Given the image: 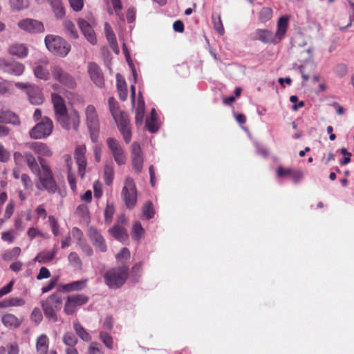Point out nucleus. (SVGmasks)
<instances>
[{
	"label": "nucleus",
	"instance_id": "1",
	"mask_svg": "<svg viewBox=\"0 0 354 354\" xmlns=\"http://www.w3.org/2000/svg\"><path fill=\"white\" fill-rule=\"evenodd\" d=\"M288 17L283 16L281 17L277 21V29L276 33H274L269 30L266 29H258L254 33V39H258L263 43H278L285 36L288 25Z\"/></svg>",
	"mask_w": 354,
	"mask_h": 354
},
{
	"label": "nucleus",
	"instance_id": "2",
	"mask_svg": "<svg viewBox=\"0 0 354 354\" xmlns=\"http://www.w3.org/2000/svg\"><path fill=\"white\" fill-rule=\"evenodd\" d=\"M129 268L122 266L106 270L103 274L105 284L111 289H118L125 283L128 277Z\"/></svg>",
	"mask_w": 354,
	"mask_h": 354
},
{
	"label": "nucleus",
	"instance_id": "3",
	"mask_svg": "<svg viewBox=\"0 0 354 354\" xmlns=\"http://www.w3.org/2000/svg\"><path fill=\"white\" fill-rule=\"evenodd\" d=\"M41 306L45 317L53 322L58 321L57 312L62 307V298L59 293L54 292L41 301Z\"/></svg>",
	"mask_w": 354,
	"mask_h": 354
},
{
	"label": "nucleus",
	"instance_id": "4",
	"mask_svg": "<svg viewBox=\"0 0 354 354\" xmlns=\"http://www.w3.org/2000/svg\"><path fill=\"white\" fill-rule=\"evenodd\" d=\"M85 120L93 142H97L100 132V118L95 106L88 104L84 110Z\"/></svg>",
	"mask_w": 354,
	"mask_h": 354
},
{
	"label": "nucleus",
	"instance_id": "5",
	"mask_svg": "<svg viewBox=\"0 0 354 354\" xmlns=\"http://www.w3.org/2000/svg\"><path fill=\"white\" fill-rule=\"evenodd\" d=\"M36 174L39 180L36 185L37 189L47 191L49 194H55L58 190V186L49 165L41 167L39 171Z\"/></svg>",
	"mask_w": 354,
	"mask_h": 354
},
{
	"label": "nucleus",
	"instance_id": "6",
	"mask_svg": "<svg viewBox=\"0 0 354 354\" xmlns=\"http://www.w3.org/2000/svg\"><path fill=\"white\" fill-rule=\"evenodd\" d=\"M44 41L48 50L55 55L64 57L71 50V45L59 36L48 35Z\"/></svg>",
	"mask_w": 354,
	"mask_h": 354
},
{
	"label": "nucleus",
	"instance_id": "7",
	"mask_svg": "<svg viewBox=\"0 0 354 354\" xmlns=\"http://www.w3.org/2000/svg\"><path fill=\"white\" fill-rule=\"evenodd\" d=\"M121 194L126 207L130 209L134 208L137 203V189L131 177L125 178Z\"/></svg>",
	"mask_w": 354,
	"mask_h": 354
},
{
	"label": "nucleus",
	"instance_id": "8",
	"mask_svg": "<svg viewBox=\"0 0 354 354\" xmlns=\"http://www.w3.org/2000/svg\"><path fill=\"white\" fill-rule=\"evenodd\" d=\"M89 297L84 294H73L68 296L64 303V312L66 315L75 314L77 308L88 302Z\"/></svg>",
	"mask_w": 354,
	"mask_h": 354
},
{
	"label": "nucleus",
	"instance_id": "9",
	"mask_svg": "<svg viewBox=\"0 0 354 354\" xmlns=\"http://www.w3.org/2000/svg\"><path fill=\"white\" fill-rule=\"evenodd\" d=\"M26 146L37 156V160L41 167L48 165L47 162L45 160L44 157H51L53 152L46 143L41 142H32L26 143Z\"/></svg>",
	"mask_w": 354,
	"mask_h": 354
},
{
	"label": "nucleus",
	"instance_id": "10",
	"mask_svg": "<svg viewBox=\"0 0 354 354\" xmlns=\"http://www.w3.org/2000/svg\"><path fill=\"white\" fill-rule=\"evenodd\" d=\"M50 71L53 79L63 86L68 88H74L76 86L77 82L75 77L61 66H53Z\"/></svg>",
	"mask_w": 354,
	"mask_h": 354
},
{
	"label": "nucleus",
	"instance_id": "11",
	"mask_svg": "<svg viewBox=\"0 0 354 354\" xmlns=\"http://www.w3.org/2000/svg\"><path fill=\"white\" fill-rule=\"evenodd\" d=\"M53 129V121L48 118H44L30 131L29 134L32 139H41L50 136Z\"/></svg>",
	"mask_w": 354,
	"mask_h": 354
},
{
	"label": "nucleus",
	"instance_id": "12",
	"mask_svg": "<svg viewBox=\"0 0 354 354\" xmlns=\"http://www.w3.org/2000/svg\"><path fill=\"white\" fill-rule=\"evenodd\" d=\"M57 122L60 124L62 128L70 130H77L80 123V116L79 113L73 110L70 113L65 112L56 118Z\"/></svg>",
	"mask_w": 354,
	"mask_h": 354
},
{
	"label": "nucleus",
	"instance_id": "13",
	"mask_svg": "<svg viewBox=\"0 0 354 354\" xmlns=\"http://www.w3.org/2000/svg\"><path fill=\"white\" fill-rule=\"evenodd\" d=\"M106 144L115 162L119 166L126 164L127 157L119 141L113 138H109L106 140Z\"/></svg>",
	"mask_w": 354,
	"mask_h": 354
},
{
	"label": "nucleus",
	"instance_id": "14",
	"mask_svg": "<svg viewBox=\"0 0 354 354\" xmlns=\"http://www.w3.org/2000/svg\"><path fill=\"white\" fill-rule=\"evenodd\" d=\"M131 160L133 169L137 174L141 173L143 167V154L140 145L138 142L131 145Z\"/></svg>",
	"mask_w": 354,
	"mask_h": 354
},
{
	"label": "nucleus",
	"instance_id": "15",
	"mask_svg": "<svg viewBox=\"0 0 354 354\" xmlns=\"http://www.w3.org/2000/svg\"><path fill=\"white\" fill-rule=\"evenodd\" d=\"M24 64L17 62H9L6 59H0V69L14 75H20L24 71Z\"/></svg>",
	"mask_w": 354,
	"mask_h": 354
},
{
	"label": "nucleus",
	"instance_id": "16",
	"mask_svg": "<svg viewBox=\"0 0 354 354\" xmlns=\"http://www.w3.org/2000/svg\"><path fill=\"white\" fill-rule=\"evenodd\" d=\"M18 26L21 29L30 33H39L44 31V27L41 21L26 19L18 22Z\"/></svg>",
	"mask_w": 354,
	"mask_h": 354
},
{
	"label": "nucleus",
	"instance_id": "17",
	"mask_svg": "<svg viewBox=\"0 0 354 354\" xmlns=\"http://www.w3.org/2000/svg\"><path fill=\"white\" fill-rule=\"evenodd\" d=\"M88 236L93 245L101 252H105L107 247L105 240L102 234L93 227H90L88 230Z\"/></svg>",
	"mask_w": 354,
	"mask_h": 354
},
{
	"label": "nucleus",
	"instance_id": "18",
	"mask_svg": "<svg viewBox=\"0 0 354 354\" xmlns=\"http://www.w3.org/2000/svg\"><path fill=\"white\" fill-rule=\"evenodd\" d=\"M87 70L93 82L99 87L102 86L104 81V75L99 66L94 62H89Z\"/></svg>",
	"mask_w": 354,
	"mask_h": 354
},
{
	"label": "nucleus",
	"instance_id": "19",
	"mask_svg": "<svg viewBox=\"0 0 354 354\" xmlns=\"http://www.w3.org/2000/svg\"><path fill=\"white\" fill-rule=\"evenodd\" d=\"M85 146H78L75 151V158L78 166V174L83 178L85 176V170L86 167V160L85 158Z\"/></svg>",
	"mask_w": 354,
	"mask_h": 354
},
{
	"label": "nucleus",
	"instance_id": "20",
	"mask_svg": "<svg viewBox=\"0 0 354 354\" xmlns=\"http://www.w3.org/2000/svg\"><path fill=\"white\" fill-rule=\"evenodd\" d=\"M77 24L86 40L93 45L95 44L97 39L91 26L83 19H79Z\"/></svg>",
	"mask_w": 354,
	"mask_h": 354
},
{
	"label": "nucleus",
	"instance_id": "21",
	"mask_svg": "<svg viewBox=\"0 0 354 354\" xmlns=\"http://www.w3.org/2000/svg\"><path fill=\"white\" fill-rule=\"evenodd\" d=\"M48 65V60L44 57L39 59L35 63V67L34 68V74L37 78L47 80L49 78V71L47 69Z\"/></svg>",
	"mask_w": 354,
	"mask_h": 354
},
{
	"label": "nucleus",
	"instance_id": "22",
	"mask_svg": "<svg viewBox=\"0 0 354 354\" xmlns=\"http://www.w3.org/2000/svg\"><path fill=\"white\" fill-rule=\"evenodd\" d=\"M51 100L53 104L56 118L66 112L67 109L65 102L59 95L53 93L51 94Z\"/></svg>",
	"mask_w": 354,
	"mask_h": 354
},
{
	"label": "nucleus",
	"instance_id": "23",
	"mask_svg": "<svg viewBox=\"0 0 354 354\" xmlns=\"http://www.w3.org/2000/svg\"><path fill=\"white\" fill-rule=\"evenodd\" d=\"M119 129L123 136L124 142L126 143H129L131 139V129L129 124V120L125 113H124V115H122L121 116Z\"/></svg>",
	"mask_w": 354,
	"mask_h": 354
},
{
	"label": "nucleus",
	"instance_id": "24",
	"mask_svg": "<svg viewBox=\"0 0 354 354\" xmlns=\"http://www.w3.org/2000/svg\"><path fill=\"white\" fill-rule=\"evenodd\" d=\"M8 53L19 58H24L28 54V48L24 44L15 43L8 48Z\"/></svg>",
	"mask_w": 354,
	"mask_h": 354
},
{
	"label": "nucleus",
	"instance_id": "25",
	"mask_svg": "<svg viewBox=\"0 0 354 354\" xmlns=\"http://www.w3.org/2000/svg\"><path fill=\"white\" fill-rule=\"evenodd\" d=\"M29 100L31 104L35 105H39L44 102V96L41 93L40 88L37 86H30L29 90L27 91Z\"/></svg>",
	"mask_w": 354,
	"mask_h": 354
},
{
	"label": "nucleus",
	"instance_id": "26",
	"mask_svg": "<svg viewBox=\"0 0 354 354\" xmlns=\"http://www.w3.org/2000/svg\"><path fill=\"white\" fill-rule=\"evenodd\" d=\"M87 283V279L75 281L69 283L62 285L61 286V289L63 292H66L80 291L86 288Z\"/></svg>",
	"mask_w": 354,
	"mask_h": 354
},
{
	"label": "nucleus",
	"instance_id": "27",
	"mask_svg": "<svg viewBox=\"0 0 354 354\" xmlns=\"http://www.w3.org/2000/svg\"><path fill=\"white\" fill-rule=\"evenodd\" d=\"M104 32L106 39L111 48L116 54H118L120 53V49L117 43L116 37L111 26L108 23L104 24Z\"/></svg>",
	"mask_w": 354,
	"mask_h": 354
},
{
	"label": "nucleus",
	"instance_id": "28",
	"mask_svg": "<svg viewBox=\"0 0 354 354\" xmlns=\"http://www.w3.org/2000/svg\"><path fill=\"white\" fill-rule=\"evenodd\" d=\"M0 122L14 125H19L20 124L18 115L10 111H0Z\"/></svg>",
	"mask_w": 354,
	"mask_h": 354
},
{
	"label": "nucleus",
	"instance_id": "29",
	"mask_svg": "<svg viewBox=\"0 0 354 354\" xmlns=\"http://www.w3.org/2000/svg\"><path fill=\"white\" fill-rule=\"evenodd\" d=\"M3 324L7 328H18L21 324V320L11 313L4 314L1 317Z\"/></svg>",
	"mask_w": 354,
	"mask_h": 354
},
{
	"label": "nucleus",
	"instance_id": "30",
	"mask_svg": "<svg viewBox=\"0 0 354 354\" xmlns=\"http://www.w3.org/2000/svg\"><path fill=\"white\" fill-rule=\"evenodd\" d=\"M116 81L120 99L122 101H124L126 100L128 95L126 82L123 77L119 73H118L116 75Z\"/></svg>",
	"mask_w": 354,
	"mask_h": 354
},
{
	"label": "nucleus",
	"instance_id": "31",
	"mask_svg": "<svg viewBox=\"0 0 354 354\" xmlns=\"http://www.w3.org/2000/svg\"><path fill=\"white\" fill-rule=\"evenodd\" d=\"M57 248L55 246L51 251H45L38 254L35 258V261L44 264L49 263L53 260L57 253Z\"/></svg>",
	"mask_w": 354,
	"mask_h": 354
},
{
	"label": "nucleus",
	"instance_id": "32",
	"mask_svg": "<svg viewBox=\"0 0 354 354\" xmlns=\"http://www.w3.org/2000/svg\"><path fill=\"white\" fill-rule=\"evenodd\" d=\"M49 339L47 335L42 334L39 335L36 342V349L39 354H46L48 350Z\"/></svg>",
	"mask_w": 354,
	"mask_h": 354
},
{
	"label": "nucleus",
	"instance_id": "33",
	"mask_svg": "<svg viewBox=\"0 0 354 354\" xmlns=\"http://www.w3.org/2000/svg\"><path fill=\"white\" fill-rule=\"evenodd\" d=\"M57 19H62L65 15V9L62 0H48Z\"/></svg>",
	"mask_w": 354,
	"mask_h": 354
},
{
	"label": "nucleus",
	"instance_id": "34",
	"mask_svg": "<svg viewBox=\"0 0 354 354\" xmlns=\"http://www.w3.org/2000/svg\"><path fill=\"white\" fill-rule=\"evenodd\" d=\"M103 178L106 185L110 186L112 184L114 178V169L113 163L111 160L106 162L104 166Z\"/></svg>",
	"mask_w": 354,
	"mask_h": 354
},
{
	"label": "nucleus",
	"instance_id": "35",
	"mask_svg": "<svg viewBox=\"0 0 354 354\" xmlns=\"http://www.w3.org/2000/svg\"><path fill=\"white\" fill-rule=\"evenodd\" d=\"M24 157L30 170L33 174H37L41 169V166L37 163L36 158L30 152H26Z\"/></svg>",
	"mask_w": 354,
	"mask_h": 354
},
{
	"label": "nucleus",
	"instance_id": "36",
	"mask_svg": "<svg viewBox=\"0 0 354 354\" xmlns=\"http://www.w3.org/2000/svg\"><path fill=\"white\" fill-rule=\"evenodd\" d=\"M145 115V102L142 96L141 92H139V99L138 101V106L136 110V122L137 124H141L143 122Z\"/></svg>",
	"mask_w": 354,
	"mask_h": 354
},
{
	"label": "nucleus",
	"instance_id": "37",
	"mask_svg": "<svg viewBox=\"0 0 354 354\" xmlns=\"http://www.w3.org/2000/svg\"><path fill=\"white\" fill-rule=\"evenodd\" d=\"M21 248L15 247L10 250H5L1 255L3 260L5 261H10L16 259L21 254Z\"/></svg>",
	"mask_w": 354,
	"mask_h": 354
},
{
	"label": "nucleus",
	"instance_id": "38",
	"mask_svg": "<svg viewBox=\"0 0 354 354\" xmlns=\"http://www.w3.org/2000/svg\"><path fill=\"white\" fill-rule=\"evenodd\" d=\"M109 231L111 236L120 241L125 240L127 237L124 228L120 225H115Z\"/></svg>",
	"mask_w": 354,
	"mask_h": 354
},
{
	"label": "nucleus",
	"instance_id": "39",
	"mask_svg": "<svg viewBox=\"0 0 354 354\" xmlns=\"http://www.w3.org/2000/svg\"><path fill=\"white\" fill-rule=\"evenodd\" d=\"M73 328L78 337L83 341L89 342L91 339V335L78 322L73 323Z\"/></svg>",
	"mask_w": 354,
	"mask_h": 354
},
{
	"label": "nucleus",
	"instance_id": "40",
	"mask_svg": "<svg viewBox=\"0 0 354 354\" xmlns=\"http://www.w3.org/2000/svg\"><path fill=\"white\" fill-rule=\"evenodd\" d=\"M63 26L66 34L73 39L78 38V32L75 28L74 24L70 20H65Z\"/></svg>",
	"mask_w": 354,
	"mask_h": 354
},
{
	"label": "nucleus",
	"instance_id": "41",
	"mask_svg": "<svg viewBox=\"0 0 354 354\" xmlns=\"http://www.w3.org/2000/svg\"><path fill=\"white\" fill-rule=\"evenodd\" d=\"M62 339L66 346H75L78 342L77 338L71 332L65 333Z\"/></svg>",
	"mask_w": 354,
	"mask_h": 354
},
{
	"label": "nucleus",
	"instance_id": "42",
	"mask_svg": "<svg viewBox=\"0 0 354 354\" xmlns=\"http://www.w3.org/2000/svg\"><path fill=\"white\" fill-rule=\"evenodd\" d=\"M108 103H109V107L110 112H111L113 118H114V120L115 121H117V118H118V117L119 115V113H120L118 102L115 101V100L113 97H111L108 100Z\"/></svg>",
	"mask_w": 354,
	"mask_h": 354
},
{
	"label": "nucleus",
	"instance_id": "43",
	"mask_svg": "<svg viewBox=\"0 0 354 354\" xmlns=\"http://www.w3.org/2000/svg\"><path fill=\"white\" fill-rule=\"evenodd\" d=\"M155 214L153 204L151 202H147L142 207V216L147 219H151Z\"/></svg>",
	"mask_w": 354,
	"mask_h": 354
},
{
	"label": "nucleus",
	"instance_id": "44",
	"mask_svg": "<svg viewBox=\"0 0 354 354\" xmlns=\"http://www.w3.org/2000/svg\"><path fill=\"white\" fill-rule=\"evenodd\" d=\"M145 230L140 222H136L132 228V237L136 240H139L144 234Z\"/></svg>",
	"mask_w": 354,
	"mask_h": 354
},
{
	"label": "nucleus",
	"instance_id": "45",
	"mask_svg": "<svg viewBox=\"0 0 354 354\" xmlns=\"http://www.w3.org/2000/svg\"><path fill=\"white\" fill-rule=\"evenodd\" d=\"M49 224L54 236H57L59 235V225L57 218L53 216H48Z\"/></svg>",
	"mask_w": 354,
	"mask_h": 354
},
{
	"label": "nucleus",
	"instance_id": "46",
	"mask_svg": "<svg viewBox=\"0 0 354 354\" xmlns=\"http://www.w3.org/2000/svg\"><path fill=\"white\" fill-rule=\"evenodd\" d=\"M30 319L37 325H38L42 321L43 315L41 310L38 307L33 308L30 315Z\"/></svg>",
	"mask_w": 354,
	"mask_h": 354
},
{
	"label": "nucleus",
	"instance_id": "47",
	"mask_svg": "<svg viewBox=\"0 0 354 354\" xmlns=\"http://www.w3.org/2000/svg\"><path fill=\"white\" fill-rule=\"evenodd\" d=\"M146 127L151 133H156L159 129L156 118H148L146 120Z\"/></svg>",
	"mask_w": 354,
	"mask_h": 354
},
{
	"label": "nucleus",
	"instance_id": "48",
	"mask_svg": "<svg viewBox=\"0 0 354 354\" xmlns=\"http://www.w3.org/2000/svg\"><path fill=\"white\" fill-rule=\"evenodd\" d=\"M115 213V207L113 204L107 203L104 210L105 221L111 223L113 214Z\"/></svg>",
	"mask_w": 354,
	"mask_h": 354
},
{
	"label": "nucleus",
	"instance_id": "49",
	"mask_svg": "<svg viewBox=\"0 0 354 354\" xmlns=\"http://www.w3.org/2000/svg\"><path fill=\"white\" fill-rule=\"evenodd\" d=\"M130 258V252L128 248H123L117 254L116 259L122 263L126 262Z\"/></svg>",
	"mask_w": 354,
	"mask_h": 354
},
{
	"label": "nucleus",
	"instance_id": "50",
	"mask_svg": "<svg viewBox=\"0 0 354 354\" xmlns=\"http://www.w3.org/2000/svg\"><path fill=\"white\" fill-rule=\"evenodd\" d=\"M100 337L107 348L110 349L113 348V342L112 337L109 334L104 332H101L100 334Z\"/></svg>",
	"mask_w": 354,
	"mask_h": 354
},
{
	"label": "nucleus",
	"instance_id": "51",
	"mask_svg": "<svg viewBox=\"0 0 354 354\" xmlns=\"http://www.w3.org/2000/svg\"><path fill=\"white\" fill-rule=\"evenodd\" d=\"M15 207V202L12 200L10 201L9 203L7 204V205L6 207L5 212H4L3 217L6 219L8 220L12 216V215L14 213Z\"/></svg>",
	"mask_w": 354,
	"mask_h": 354
},
{
	"label": "nucleus",
	"instance_id": "52",
	"mask_svg": "<svg viewBox=\"0 0 354 354\" xmlns=\"http://www.w3.org/2000/svg\"><path fill=\"white\" fill-rule=\"evenodd\" d=\"M272 16V10L269 8H263L260 12L259 18L261 21L265 22L271 19Z\"/></svg>",
	"mask_w": 354,
	"mask_h": 354
},
{
	"label": "nucleus",
	"instance_id": "53",
	"mask_svg": "<svg viewBox=\"0 0 354 354\" xmlns=\"http://www.w3.org/2000/svg\"><path fill=\"white\" fill-rule=\"evenodd\" d=\"M10 158V152L0 144V162H7Z\"/></svg>",
	"mask_w": 354,
	"mask_h": 354
},
{
	"label": "nucleus",
	"instance_id": "54",
	"mask_svg": "<svg viewBox=\"0 0 354 354\" xmlns=\"http://www.w3.org/2000/svg\"><path fill=\"white\" fill-rule=\"evenodd\" d=\"M68 261L71 264H73L75 266H80L82 265V261L79 256L75 252H72L69 254Z\"/></svg>",
	"mask_w": 354,
	"mask_h": 354
},
{
	"label": "nucleus",
	"instance_id": "55",
	"mask_svg": "<svg viewBox=\"0 0 354 354\" xmlns=\"http://www.w3.org/2000/svg\"><path fill=\"white\" fill-rule=\"evenodd\" d=\"M9 306H22L25 304L26 301L24 299L20 297H11L8 298Z\"/></svg>",
	"mask_w": 354,
	"mask_h": 354
},
{
	"label": "nucleus",
	"instance_id": "56",
	"mask_svg": "<svg viewBox=\"0 0 354 354\" xmlns=\"http://www.w3.org/2000/svg\"><path fill=\"white\" fill-rule=\"evenodd\" d=\"M71 8L73 10L78 12L80 11L84 6L83 0H68Z\"/></svg>",
	"mask_w": 354,
	"mask_h": 354
},
{
	"label": "nucleus",
	"instance_id": "57",
	"mask_svg": "<svg viewBox=\"0 0 354 354\" xmlns=\"http://www.w3.org/2000/svg\"><path fill=\"white\" fill-rule=\"evenodd\" d=\"M11 7L13 9L20 10L26 8V4L24 3L23 0H9Z\"/></svg>",
	"mask_w": 354,
	"mask_h": 354
},
{
	"label": "nucleus",
	"instance_id": "58",
	"mask_svg": "<svg viewBox=\"0 0 354 354\" xmlns=\"http://www.w3.org/2000/svg\"><path fill=\"white\" fill-rule=\"evenodd\" d=\"M72 234L74 238H75L77 241V245L80 244L81 242H84V240L83 239V233L77 227H75L72 229Z\"/></svg>",
	"mask_w": 354,
	"mask_h": 354
},
{
	"label": "nucleus",
	"instance_id": "59",
	"mask_svg": "<svg viewBox=\"0 0 354 354\" xmlns=\"http://www.w3.org/2000/svg\"><path fill=\"white\" fill-rule=\"evenodd\" d=\"M290 101L293 103L292 109L297 111L298 109L301 108L304 106V102L300 101L298 102V97L296 95H291L290 97Z\"/></svg>",
	"mask_w": 354,
	"mask_h": 354
},
{
	"label": "nucleus",
	"instance_id": "60",
	"mask_svg": "<svg viewBox=\"0 0 354 354\" xmlns=\"http://www.w3.org/2000/svg\"><path fill=\"white\" fill-rule=\"evenodd\" d=\"M82 252L87 256H91L93 253V249L91 248V247L86 243V241H84V242H81L80 244L78 245Z\"/></svg>",
	"mask_w": 354,
	"mask_h": 354
},
{
	"label": "nucleus",
	"instance_id": "61",
	"mask_svg": "<svg viewBox=\"0 0 354 354\" xmlns=\"http://www.w3.org/2000/svg\"><path fill=\"white\" fill-rule=\"evenodd\" d=\"M50 273L48 269H47L46 267H42L39 270V274L37 276V280H41L44 279H47L50 277Z\"/></svg>",
	"mask_w": 354,
	"mask_h": 354
},
{
	"label": "nucleus",
	"instance_id": "62",
	"mask_svg": "<svg viewBox=\"0 0 354 354\" xmlns=\"http://www.w3.org/2000/svg\"><path fill=\"white\" fill-rule=\"evenodd\" d=\"M15 281L12 280L8 284L0 289V298L11 292Z\"/></svg>",
	"mask_w": 354,
	"mask_h": 354
},
{
	"label": "nucleus",
	"instance_id": "63",
	"mask_svg": "<svg viewBox=\"0 0 354 354\" xmlns=\"http://www.w3.org/2000/svg\"><path fill=\"white\" fill-rule=\"evenodd\" d=\"M1 239L3 241L8 242L9 243H12L15 240V236L10 231L3 232L1 234Z\"/></svg>",
	"mask_w": 354,
	"mask_h": 354
},
{
	"label": "nucleus",
	"instance_id": "64",
	"mask_svg": "<svg viewBox=\"0 0 354 354\" xmlns=\"http://www.w3.org/2000/svg\"><path fill=\"white\" fill-rule=\"evenodd\" d=\"M113 9L115 14L120 17L121 10L122 9V5L120 0H111Z\"/></svg>",
	"mask_w": 354,
	"mask_h": 354
}]
</instances>
